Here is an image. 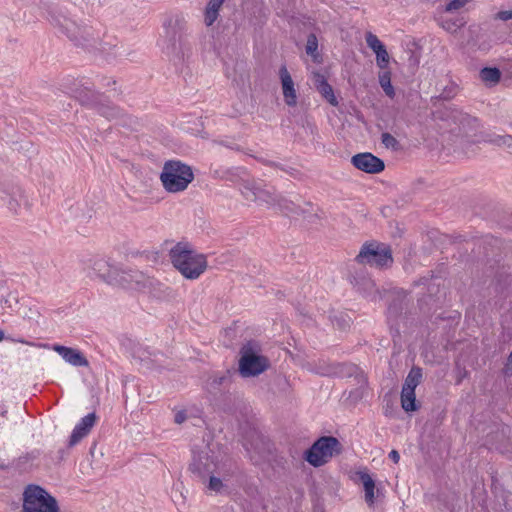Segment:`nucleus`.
<instances>
[{
  "instance_id": "f257e3e1",
  "label": "nucleus",
  "mask_w": 512,
  "mask_h": 512,
  "mask_svg": "<svg viewBox=\"0 0 512 512\" xmlns=\"http://www.w3.org/2000/svg\"><path fill=\"white\" fill-rule=\"evenodd\" d=\"M166 52L175 63H184L192 55L188 23L181 15L169 18L165 24Z\"/></svg>"
},
{
  "instance_id": "f03ea898",
  "label": "nucleus",
  "mask_w": 512,
  "mask_h": 512,
  "mask_svg": "<svg viewBox=\"0 0 512 512\" xmlns=\"http://www.w3.org/2000/svg\"><path fill=\"white\" fill-rule=\"evenodd\" d=\"M71 95L83 106L96 110V112L108 121H117L122 115V108L104 100V96L94 89V85L88 81L74 84Z\"/></svg>"
},
{
  "instance_id": "7ed1b4c3",
  "label": "nucleus",
  "mask_w": 512,
  "mask_h": 512,
  "mask_svg": "<svg viewBox=\"0 0 512 512\" xmlns=\"http://www.w3.org/2000/svg\"><path fill=\"white\" fill-rule=\"evenodd\" d=\"M173 266L186 278L194 280L207 268L205 255L197 253L187 243L179 242L169 252Z\"/></svg>"
},
{
  "instance_id": "20e7f679",
  "label": "nucleus",
  "mask_w": 512,
  "mask_h": 512,
  "mask_svg": "<svg viewBox=\"0 0 512 512\" xmlns=\"http://www.w3.org/2000/svg\"><path fill=\"white\" fill-rule=\"evenodd\" d=\"M239 356L238 371L244 378L258 376L270 367L269 359L262 354V347L255 340L244 343Z\"/></svg>"
},
{
  "instance_id": "39448f33",
  "label": "nucleus",
  "mask_w": 512,
  "mask_h": 512,
  "mask_svg": "<svg viewBox=\"0 0 512 512\" xmlns=\"http://www.w3.org/2000/svg\"><path fill=\"white\" fill-rule=\"evenodd\" d=\"M193 180L194 173L191 166L179 160L166 161L160 173L162 186L169 193H179L186 190Z\"/></svg>"
},
{
  "instance_id": "423d86ee",
  "label": "nucleus",
  "mask_w": 512,
  "mask_h": 512,
  "mask_svg": "<svg viewBox=\"0 0 512 512\" xmlns=\"http://www.w3.org/2000/svg\"><path fill=\"white\" fill-rule=\"evenodd\" d=\"M51 23L58 27L67 37L76 45L82 47H91L99 40V35L95 34L91 26H80L74 20L65 15H52Z\"/></svg>"
},
{
  "instance_id": "0eeeda50",
  "label": "nucleus",
  "mask_w": 512,
  "mask_h": 512,
  "mask_svg": "<svg viewBox=\"0 0 512 512\" xmlns=\"http://www.w3.org/2000/svg\"><path fill=\"white\" fill-rule=\"evenodd\" d=\"M23 512H59V506L44 488L30 484L23 493Z\"/></svg>"
},
{
  "instance_id": "6e6552de",
  "label": "nucleus",
  "mask_w": 512,
  "mask_h": 512,
  "mask_svg": "<svg viewBox=\"0 0 512 512\" xmlns=\"http://www.w3.org/2000/svg\"><path fill=\"white\" fill-rule=\"evenodd\" d=\"M342 445L333 436H322L304 453V459L314 467L324 465L328 459L340 454Z\"/></svg>"
},
{
  "instance_id": "1a4fd4ad",
  "label": "nucleus",
  "mask_w": 512,
  "mask_h": 512,
  "mask_svg": "<svg viewBox=\"0 0 512 512\" xmlns=\"http://www.w3.org/2000/svg\"><path fill=\"white\" fill-rule=\"evenodd\" d=\"M219 463V453L214 447L206 444L200 448L192 450V461L189 470L201 480H205L208 475L213 474Z\"/></svg>"
},
{
  "instance_id": "9d476101",
  "label": "nucleus",
  "mask_w": 512,
  "mask_h": 512,
  "mask_svg": "<svg viewBox=\"0 0 512 512\" xmlns=\"http://www.w3.org/2000/svg\"><path fill=\"white\" fill-rule=\"evenodd\" d=\"M356 260L377 268L388 267L393 263L390 247L375 241L364 243L356 256Z\"/></svg>"
},
{
  "instance_id": "9b49d317",
  "label": "nucleus",
  "mask_w": 512,
  "mask_h": 512,
  "mask_svg": "<svg viewBox=\"0 0 512 512\" xmlns=\"http://www.w3.org/2000/svg\"><path fill=\"white\" fill-rule=\"evenodd\" d=\"M348 280L358 292L366 297H376L378 290L375 282L368 275L363 262H358L356 257L347 265Z\"/></svg>"
},
{
  "instance_id": "f8f14e48",
  "label": "nucleus",
  "mask_w": 512,
  "mask_h": 512,
  "mask_svg": "<svg viewBox=\"0 0 512 512\" xmlns=\"http://www.w3.org/2000/svg\"><path fill=\"white\" fill-rule=\"evenodd\" d=\"M92 269L103 281L110 284L114 282H118L123 285L126 284L128 288H134L133 283H135V285H139L143 282L144 278V276L138 272H135L134 275L127 272H122L120 274L103 259L95 261Z\"/></svg>"
},
{
  "instance_id": "ddd939ff",
  "label": "nucleus",
  "mask_w": 512,
  "mask_h": 512,
  "mask_svg": "<svg viewBox=\"0 0 512 512\" xmlns=\"http://www.w3.org/2000/svg\"><path fill=\"white\" fill-rule=\"evenodd\" d=\"M0 198L7 206L8 210L14 215H18L23 210L28 209L29 204L24 191L17 185L5 187L1 191Z\"/></svg>"
},
{
  "instance_id": "4468645a",
  "label": "nucleus",
  "mask_w": 512,
  "mask_h": 512,
  "mask_svg": "<svg viewBox=\"0 0 512 512\" xmlns=\"http://www.w3.org/2000/svg\"><path fill=\"white\" fill-rule=\"evenodd\" d=\"M355 168L368 174H378L385 169L384 161L369 152L358 153L351 158Z\"/></svg>"
},
{
  "instance_id": "2eb2a0df",
  "label": "nucleus",
  "mask_w": 512,
  "mask_h": 512,
  "mask_svg": "<svg viewBox=\"0 0 512 512\" xmlns=\"http://www.w3.org/2000/svg\"><path fill=\"white\" fill-rule=\"evenodd\" d=\"M349 377H354L357 387L349 392L348 399L353 403L358 402L364 396L366 386L368 384L367 377L364 372L356 365L349 364L346 366V374Z\"/></svg>"
},
{
  "instance_id": "dca6fc26",
  "label": "nucleus",
  "mask_w": 512,
  "mask_h": 512,
  "mask_svg": "<svg viewBox=\"0 0 512 512\" xmlns=\"http://www.w3.org/2000/svg\"><path fill=\"white\" fill-rule=\"evenodd\" d=\"M279 77L282 84L283 96L285 103L293 107L297 103V94L294 87L293 79L285 65H282L279 69Z\"/></svg>"
},
{
  "instance_id": "f3484780",
  "label": "nucleus",
  "mask_w": 512,
  "mask_h": 512,
  "mask_svg": "<svg viewBox=\"0 0 512 512\" xmlns=\"http://www.w3.org/2000/svg\"><path fill=\"white\" fill-rule=\"evenodd\" d=\"M97 416L96 414L89 413L85 417L81 419V421L75 426V428L72 431V434L70 436L69 440V446H74L77 444L81 439H83L85 436H87L94 426L96 422Z\"/></svg>"
},
{
  "instance_id": "a211bd4d",
  "label": "nucleus",
  "mask_w": 512,
  "mask_h": 512,
  "mask_svg": "<svg viewBox=\"0 0 512 512\" xmlns=\"http://www.w3.org/2000/svg\"><path fill=\"white\" fill-rule=\"evenodd\" d=\"M54 351H56L67 363L73 366L87 367L89 365L87 358L78 349L55 345Z\"/></svg>"
},
{
  "instance_id": "6ab92c4d",
  "label": "nucleus",
  "mask_w": 512,
  "mask_h": 512,
  "mask_svg": "<svg viewBox=\"0 0 512 512\" xmlns=\"http://www.w3.org/2000/svg\"><path fill=\"white\" fill-rule=\"evenodd\" d=\"M314 86L317 91L325 98L331 105L337 106L338 101L334 95L332 86L327 82L324 75L319 72L314 73Z\"/></svg>"
},
{
  "instance_id": "aec40b11",
  "label": "nucleus",
  "mask_w": 512,
  "mask_h": 512,
  "mask_svg": "<svg viewBox=\"0 0 512 512\" xmlns=\"http://www.w3.org/2000/svg\"><path fill=\"white\" fill-rule=\"evenodd\" d=\"M252 194L254 196L253 200L256 202H262L269 205H278L282 206L281 200H284V197L276 194L275 192H271L266 189H262L256 187L252 190Z\"/></svg>"
},
{
  "instance_id": "412c9836",
  "label": "nucleus",
  "mask_w": 512,
  "mask_h": 512,
  "mask_svg": "<svg viewBox=\"0 0 512 512\" xmlns=\"http://www.w3.org/2000/svg\"><path fill=\"white\" fill-rule=\"evenodd\" d=\"M338 364H328L326 362H319L315 364L313 371L321 376H335L338 374H346V366Z\"/></svg>"
},
{
  "instance_id": "4be33fe9",
  "label": "nucleus",
  "mask_w": 512,
  "mask_h": 512,
  "mask_svg": "<svg viewBox=\"0 0 512 512\" xmlns=\"http://www.w3.org/2000/svg\"><path fill=\"white\" fill-rule=\"evenodd\" d=\"M423 377L422 368L413 366L405 378L402 389L414 390L420 384Z\"/></svg>"
},
{
  "instance_id": "5701e85b",
  "label": "nucleus",
  "mask_w": 512,
  "mask_h": 512,
  "mask_svg": "<svg viewBox=\"0 0 512 512\" xmlns=\"http://www.w3.org/2000/svg\"><path fill=\"white\" fill-rule=\"evenodd\" d=\"M359 478L363 484L365 491V501L372 505L374 503V490H375V482L371 478V476L366 472H360Z\"/></svg>"
},
{
  "instance_id": "b1692460",
  "label": "nucleus",
  "mask_w": 512,
  "mask_h": 512,
  "mask_svg": "<svg viewBox=\"0 0 512 512\" xmlns=\"http://www.w3.org/2000/svg\"><path fill=\"white\" fill-rule=\"evenodd\" d=\"M401 405L406 412H413L419 408L416 403V395L414 390L402 389Z\"/></svg>"
},
{
  "instance_id": "393cba45",
  "label": "nucleus",
  "mask_w": 512,
  "mask_h": 512,
  "mask_svg": "<svg viewBox=\"0 0 512 512\" xmlns=\"http://www.w3.org/2000/svg\"><path fill=\"white\" fill-rule=\"evenodd\" d=\"M117 123L130 130H137L141 126V121L138 117L126 113L123 109L122 115L117 119Z\"/></svg>"
},
{
  "instance_id": "a878e982",
  "label": "nucleus",
  "mask_w": 512,
  "mask_h": 512,
  "mask_svg": "<svg viewBox=\"0 0 512 512\" xmlns=\"http://www.w3.org/2000/svg\"><path fill=\"white\" fill-rule=\"evenodd\" d=\"M480 78L484 82L498 83L501 79V71L497 67H484L480 71Z\"/></svg>"
},
{
  "instance_id": "bb28decb",
  "label": "nucleus",
  "mask_w": 512,
  "mask_h": 512,
  "mask_svg": "<svg viewBox=\"0 0 512 512\" xmlns=\"http://www.w3.org/2000/svg\"><path fill=\"white\" fill-rule=\"evenodd\" d=\"M465 23L463 17L448 18L441 21V27L449 33H456Z\"/></svg>"
},
{
  "instance_id": "cd10ccee",
  "label": "nucleus",
  "mask_w": 512,
  "mask_h": 512,
  "mask_svg": "<svg viewBox=\"0 0 512 512\" xmlns=\"http://www.w3.org/2000/svg\"><path fill=\"white\" fill-rule=\"evenodd\" d=\"M379 84L388 97H390V98L394 97L395 91L391 84V72L390 71H383L382 73L379 74Z\"/></svg>"
},
{
  "instance_id": "c85d7f7f",
  "label": "nucleus",
  "mask_w": 512,
  "mask_h": 512,
  "mask_svg": "<svg viewBox=\"0 0 512 512\" xmlns=\"http://www.w3.org/2000/svg\"><path fill=\"white\" fill-rule=\"evenodd\" d=\"M263 163L265 165H268V166L280 169L281 171L285 172L286 174H288L289 176H291L294 179H297V180H301L302 179L303 174L298 169H296V168L287 167V166H285V165H283L281 163H277V162H273V161H268V160H263Z\"/></svg>"
},
{
  "instance_id": "c756f323",
  "label": "nucleus",
  "mask_w": 512,
  "mask_h": 512,
  "mask_svg": "<svg viewBox=\"0 0 512 512\" xmlns=\"http://www.w3.org/2000/svg\"><path fill=\"white\" fill-rule=\"evenodd\" d=\"M208 476L209 482L207 485V489L209 491L219 494L228 493V486L224 484L220 478L213 476V474H210Z\"/></svg>"
},
{
  "instance_id": "7c9ffc66",
  "label": "nucleus",
  "mask_w": 512,
  "mask_h": 512,
  "mask_svg": "<svg viewBox=\"0 0 512 512\" xmlns=\"http://www.w3.org/2000/svg\"><path fill=\"white\" fill-rule=\"evenodd\" d=\"M368 47L375 53L378 54L386 49L385 45L378 39V37L372 32H367L365 36Z\"/></svg>"
},
{
  "instance_id": "2f4dec72",
  "label": "nucleus",
  "mask_w": 512,
  "mask_h": 512,
  "mask_svg": "<svg viewBox=\"0 0 512 512\" xmlns=\"http://www.w3.org/2000/svg\"><path fill=\"white\" fill-rule=\"evenodd\" d=\"M368 47L375 53L378 54L386 49L385 45L378 39V37L372 32H367L365 36Z\"/></svg>"
},
{
  "instance_id": "473e14b6",
  "label": "nucleus",
  "mask_w": 512,
  "mask_h": 512,
  "mask_svg": "<svg viewBox=\"0 0 512 512\" xmlns=\"http://www.w3.org/2000/svg\"><path fill=\"white\" fill-rule=\"evenodd\" d=\"M368 47L375 53L378 54L386 49L385 45L378 39V37L372 32H367L365 36Z\"/></svg>"
},
{
  "instance_id": "72a5a7b5",
  "label": "nucleus",
  "mask_w": 512,
  "mask_h": 512,
  "mask_svg": "<svg viewBox=\"0 0 512 512\" xmlns=\"http://www.w3.org/2000/svg\"><path fill=\"white\" fill-rule=\"evenodd\" d=\"M490 144L502 147L505 146L510 149V153H512V135H495L487 140Z\"/></svg>"
},
{
  "instance_id": "f704fd0d",
  "label": "nucleus",
  "mask_w": 512,
  "mask_h": 512,
  "mask_svg": "<svg viewBox=\"0 0 512 512\" xmlns=\"http://www.w3.org/2000/svg\"><path fill=\"white\" fill-rule=\"evenodd\" d=\"M381 142L387 149H391L393 151H399L401 149L400 142L388 132L382 133Z\"/></svg>"
},
{
  "instance_id": "c9c22d12",
  "label": "nucleus",
  "mask_w": 512,
  "mask_h": 512,
  "mask_svg": "<svg viewBox=\"0 0 512 512\" xmlns=\"http://www.w3.org/2000/svg\"><path fill=\"white\" fill-rule=\"evenodd\" d=\"M306 53L316 60L318 53V39L314 33H310L307 37V43L305 47Z\"/></svg>"
},
{
  "instance_id": "e433bc0d",
  "label": "nucleus",
  "mask_w": 512,
  "mask_h": 512,
  "mask_svg": "<svg viewBox=\"0 0 512 512\" xmlns=\"http://www.w3.org/2000/svg\"><path fill=\"white\" fill-rule=\"evenodd\" d=\"M233 373L234 372L227 370L223 375L214 377L212 384L214 386H223V385L228 384L231 381V377H232Z\"/></svg>"
},
{
  "instance_id": "4c0bfd02",
  "label": "nucleus",
  "mask_w": 512,
  "mask_h": 512,
  "mask_svg": "<svg viewBox=\"0 0 512 512\" xmlns=\"http://www.w3.org/2000/svg\"><path fill=\"white\" fill-rule=\"evenodd\" d=\"M470 1L471 0H451L449 3H447V5L445 7V11L453 12V11L460 10Z\"/></svg>"
},
{
  "instance_id": "58836bf2",
  "label": "nucleus",
  "mask_w": 512,
  "mask_h": 512,
  "mask_svg": "<svg viewBox=\"0 0 512 512\" xmlns=\"http://www.w3.org/2000/svg\"><path fill=\"white\" fill-rule=\"evenodd\" d=\"M376 63H377V66L382 70L387 68L388 63H389V54L386 49L384 51L376 54Z\"/></svg>"
},
{
  "instance_id": "ea45409f",
  "label": "nucleus",
  "mask_w": 512,
  "mask_h": 512,
  "mask_svg": "<svg viewBox=\"0 0 512 512\" xmlns=\"http://www.w3.org/2000/svg\"><path fill=\"white\" fill-rule=\"evenodd\" d=\"M218 15L219 12L215 11V9L206 7L204 17L205 24L211 26L216 21Z\"/></svg>"
},
{
  "instance_id": "a19ab883",
  "label": "nucleus",
  "mask_w": 512,
  "mask_h": 512,
  "mask_svg": "<svg viewBox=\"0 0 512 512\" xmlns=\"http://www.w3.org/2000/svg\"><path fill=\"white\" fill-rule=\"evenodd\" d=\"M281 203L282 206H279L281 209L292 213H298L299 207L295 206L293 202L284 198V200H281Z\"/></svg>"
},
{
  "instance_id": "79ce46f5",
  "label": "nucleus",
  "mask_w": 512,
  "mask_h": 512,
  "mask_svg": "<svg viewBox=\"0 0 512 512\" xmlns=\"http://www.w3.org/2000/svg\"><path fill=\"white\" fill-rule=\"evenodd\" d=\"M162 292H163V298L165 300H173L177 296V293L175 292V290H173L171 287H168V286H165L164 289L162 290Z\"/></svg>"
},
{
  "instance_id": "37998d69",
  "label": "nucleus",
  "mask_w": 512,
  "mask_h": 512,
  "mask_svg": "<svg viewBox=\"0 0 512 512\" xmlns=\"http://www.w3.org/2000/svg\"><path fill=\"white\" fill-rule=\"evenodd\" d=\"M496 19L508 21L512 19V10H502L495 15Z\"/></svg>"
},
{
  "instance_id": "c03bdc74",
  "label": "nucleus",
  "mask_w": 512,
  "mask_h": 512,
  "mask_svg": "<svg viewBox=\"0 0 512 512\" xmlns=\"http://www.w3.org/2000/svg\"><path fill=\"white\" fill-rule=\"evenodd\" d=\"M224 1L225 0H210L207 4V7L215 9V11L219 12Z\"/></svg>"
},
{
  "instance_id": "a18cd8bd",
  "label": "nucleus",
  "mask_w": 512,
  "mask_h": 512,
  "mask_svg": "<svg viewBox=\"0 0 512 512\" xmlns=\"http://www.w3.org/2000/svg\"><path fill=\"white\" fill-rule=\"evenodd\" d=\"M219 144L222 145V146H225V147H227L229 149H232V150H236V151H241L242 150L241 147L238 144H236V143H234L232 141H219Z\"/></svg>"
},
{
  "instance_id": "49530a36",
  "label": "nucleus",
  "mask_w": 512,
  "mask_h": 512,
  "mask_svg": "<svg viewBox=\"0 0 512 512\" xmlns=\"http://www.w3.org/2000/svg\"><path fill=\"white\" fill-rule=\"evenodd\" d=\"M187 418L186 412L181 410L175 414L174 421L177 424H182Z\"/></svg>"
},
{
  "instance_id": "de8ad7c7",
  "label": "nucleus",
  "mask_w": 512,
  "mask_h": 512,
  "mask_svg": "<svg viewBox=\"0 0 512 512\" xmlns=\"http://www.w3.org/2000/svg\"><path fill=\"white\" fill-rule=\"evenodd\" d=\"M388 456L395 464L400 460V454L397 450H391Z\"/></svg>"
},
{
  "instance_id": "09e8293b",
  "label": "nucleus",
  "mask_w": 512,
  "mask_h": 512,
  "mask_svg": "<svg viewBox=\"0 0 512 512\" xmlns=\"http://www.w3.org/2000/svg\"><path fill=\"white\" fill-rule=\"evenodd\" d=\"M506 370L510 371L512 373V351L510 352L508 359H507Z\"/></svg>"
},
{
  "instance_id": "8fccbe9b",
  "label": "nucleus",
  "mask_w": 512,
  "mask_h": 512,
  "mask_svg": "<svg viewBox=\"0 0 512 512\" xmlns=\"http://www.w3.org/2000/svg\"><path fill=\"white\" fill-rule=\"evenodd\" d=\"M111 84L115 85V84H116V81H115V80H111V79H109V80H107V82H106V83H103V84H102V86H103V87H109Z\"/></svg>"
},
{
  "instance_id": "3c124183",
  "label": "nucleus",
  "mask_w": 512,
  "mask_h": 512,
  "mask_svg": "<svg viewBox=\"0 0 512 512\" xmlns=\"http://www.w3.org/2000/svg\"><path fill=\"white\" fill-rule=\"evenodd\" d=\"M254 491H255V492H257V488L249 487V488H248V490H247V493L252 495V493H253Z\"/></svg>"
},
{
  "instance_id": "603ef678",
  "label": "nucleus",
  "mask_w": 512,
  "mask_h": 512,
  "mask_svg": "<svg viewBox=\"0 0 512 512\" xmlns=\"http://www.w3.org/2000/svg\"><path fill=\"white\" fill-rule=\"evenodd\" d=\"M441 97H442L443 99H448V98H450V97H452V96L450 95V93L445 94V92H443V93H442V95H441Z\"/></svg>"
},
{
  "instance_id": "864d4df0",
  "label": "nucleus",
  "mask_w": 512,
  "mask_h": 512,
  "mask_svg": "<svg viewBox=\"0 0 512 512\" xmlns=\"http://www.w3.org/2000/svg\"><path fill=\"white\" fill-rule=\"evenodd\" d=\"M345 325H340L341 329H344L346 326H349V322L344 320Z\"/></svg>"
},
{
  "instance_id": "5fc2aeb1",
  "label": "nucleus",
  "mask_w": 512,
  "mask_h": 512,
  "mask_svg": "<svg viewBox=\"0 0 512 512\" xmlns=\"http://www.w3.org/2000/svg\"><path fill=\"white\" fill-rule=\"evenodd\" d=\"M4 339V331L0 329V341Z\"/></svg>"
},
{
  "instance_id": "6e6d98bb",
  "label": "nucleus",
  "mask_w": 512,
  "mask_h": 512,
  "mask_svg": "<svg viewBox=\"0 0 512 512\" xmlns=\"http://www.w3.org/2000/svg\"><path fill=\"white\" fill-rule=\"evenodd\" d=\"M466 375H467V371L464 369V370H463V373H460V377H462V378H463V377H465Z\"/></svg>"
},
{
  "instance_id": "4d7b16f0",
  "label": "nucleus",
  "mask_w": 512,
  "mask_h": 512,
  "mask_svg": "<svg viewBox=\"0 0 512 512\" xmlns=\"http://www.w3.org/2000/svg\"><path fill=\"white\" fill-rule=\"evenodd\" d=\"M462 380V377H459L458 380H457V384H459Z\"/></svg>"
}]
</instances>
